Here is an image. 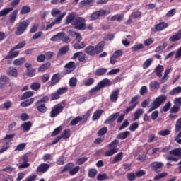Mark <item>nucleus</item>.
I'll return each mask as SVG.
<instances>
[{
    "mask_svg": "<svg viewBox=\"0 0 181 181\" xmlns=\"http://www.w3.org/2000/svg\"><path fill=\"white\" fill-rule=\"evenodd\" d=\"M66 23L69 25H74V29L78 30H93V25H89L88 27L86 26V20L83 17H76V13H71L68 15L66 19Z\"/></svg>",
    "mask_w": 181,
    "mask_h": 181,
    "instance_id": "obj_1",
    "label": "nucleus"
},
{
    "mask_svg": "<svg viewBox=\"0 0 181 181\" xmlns=\"http://www.w3.org/2000/svg\"><path fill=\"white\" fill-rule=\"evenodd\" d=\"M168 97L165 95H162L156 98L151 105L150 108L148 111V114L152 112V111H153L154 110H157V108H159L160 105H162V103H165Z\"/></svg>",
    "mask_w": 181,
    "mask_h": 181,
    "instance_id": "obj_2",
    "label": "nucleus"
},
{
    "mask_svg": "<svg viewBox=\"0 0 181 181\" xmlns=\"http://www.w3.org/2000/svg\"><path fill=\"white\" fill-rule=\"evenodd\" d=\"M119 144V141L117 139H115L112 143L109 144L107 145V148L110 150L105 152V156H112V155H115V153H117V152L119 151L118 148H117Z\"/></svg>",
    "mask_w": 181,
    "mask_h": 181,
    "instance_id": "obj_3",
    "label": "nucleus"
},
{
    "mask_svg": "<svg viewBox=\"0 0 181 181\" xmlns=\"http://www.w3.org/2000/svg\"><path fill=\"white\" fill-rule=\"evenodd\" d=\"M110 13V10H100L98 11L93 12L90 16V21H97L100 16H104V15H108Z\"/></svg>",
    "mask_w": 181,
    "mask_h": 181,
    "instance_id": "obj_4",
    "label": "nucleus"
},
{
    "mask_svg": "<svg viewBox=\"0 0 181 181\" xmlns=\"http://www.w3.org/2000/svg\"><path fill=\"white\" fill-rule=\"evenodd\" d=\"M63 108H64V106L61 104L56 105L50 112L51 118H54V117H57L60 112H63Z\"/></svg>",
    "mask_w": 181,
    "mask_h": 181,
    "instance_id": "obj_5",
    "label": "nucleus"
},
{
    "mask_svg": "<svg viewBox=\"0 0 181 181\" xmlns=\"http://www.w3.org/2000/svg\"><path fill=\"white\" fill-rule=\"evenodd\" d=\"M29 26V21L25 20L23 21L20 25L17 28V30L16 31V35L19 36V35H22L25 30H26V28Z\"/></svg>",
    "mask_w": 181,
    "mask_h": 181,
    "instance_id": "obj_6",
    "label": "nucleus"
},
{
    "mask_svg": "<svg viewBox=\"0 0 181 181\" xmlns=\"http://www.w3.org/2000/svg\"><path fill=\"white\" fill-rule=\"evenodd\" d=\"M169 26L168 23L160 22V23L155 25L154 28H152L153 32H162L164 29H166Z\"/></svg>",
    "mask_w": 181,
    "mask_h": 181,
    "instance_id": "obj_7",
    "label": "nucleus"
},
{
    "mask_svg": "<svg viewBox=\"0 0 181 181\" xmlns=\"http://www.w3.org/2000/svg\"><path fill=\"white\" fill-rule=\"evenodd\" d=\"M122 56V50H117L113 53V55L110 57V64H115L117 63V59H119V57H121Z\"/></svg>",
    "mask_w": 181,
    "mask_h": 181,
    "instance_id": "obj_8",
    "label": "nucleus"
},
{
    "mask_svg": "<svg viewBox=\"0 0 181 181\" xmlns=\"http://www.w3.org/2000/svg\"><path fill=\"white\" fill-rule=\"evenodd\" d=\"M64 67L66 69L65 73H66V74H70L71 71H74V70H76V64L74 62H70L66 64Z\"/></svg>",
    "mask_w": 181,
    "mask_h": 181,
    "instance_id": "obj_9",
    "label": "nucleus"
},
{
    "mask_svg": "<svg viewBox=\"0 0 181 181\" xmlns=\"http://www.w3.org/2000/svg\"><path fill=\"white\" fill-rule=\"evenodd\" d=\"M118 95H119V89L112 90L110 95V100L111 103H117V100H118Z\"/></svg>",
    "mask_w": 181,
    "mask_h": 181,
    "instance_id": "obj_10",
    "label": "nucleus"
},
{
    "mask_svg": "<svg viewBox=\"0 0 181 181\" xmlns=\"http://www.w3.org/2000/svg\"><path fill=\"white\" fill-rule=\"evenodd\" d=\"M49 168H50L49 164L42 163L37 167V172H42V173H45V172H47V170H49Z\"/></svg>",
    "mask_w": 181,
    "mask_h": 181,
    "instance_id": "obj_11",
    "label": "nucleus"
},
{
    "mask_svg": "<svg viewBox=\"0 0 181 181\" xmlns=\"http://www.w3.org/2000/svg\"><path fill=\"white\" fill-rule=\"evenodd\" d=\"M59 81H60V74H56L53 75L51 79V83H50L51 87H53V86H56V84H57Z\"/></svg>",
    "mask_w": 181,
    "mask_h": 181,
    "instance_id": "obj_12",
    "label": "nucleus"
},
{
    "mask_svg": "<svg viewBox=\"0 0 181 181\" xmlns=\"http://www.w3.org/2000/svg\"><path fill=\"white\" fill-rule=\"evenodd\" d=\"M64 36H65L64 33H59L56 35H54L51 38V41L52 42H59V40H62L63 38L64 37Z\"/></svg>",
    "mask_w": 181,
    "mask_h": 181,
    "instance_id": "obj_13",
    "label": "nucleus"
},
{
    "mask_svg": "<svg viewBox=\"0 0 181 181\" xmlns=\"http://www.w3.org/2000/svg\"><path fill=\"white\" fill-rule=\"evenodd\" d=\"M8 83H9V78L6 76L0 77V88H4Z\"/></svg>",
    "mask_w": 181,
    "mask_h": 181,
    "instance_id": "obj_14",
    "label": "nucleus"
},
{
    "mask_svg": "<svg viewBox=\"0 0 181 181\" xmlns=\"http://www.w3.org/2000/svg\"><path fill=\"white\" fill-rule=\"evenodd\" d=\"M85 52L88 54V56H94L95 54H97V52H95V47L89 45L85 49Z\"/></svg>",
    "mask_w": 181,
    "mask_h": 181,
    "instance_id": "obj_15",
    "label": "nucleus"
},
{
    "mask_svg": "<svg viewBox=\"0 0 181 181\" xmlns=\"http://www.w3.org/2000/svg\"><path fill=\"white\" fill-rule=\"evenodd\" d=\"M15 47L13 48L9 52L7 56L5 57V59H13L14 57H16L19 55L18 51H15Z\"/></svg>",
    "mask_w": 181,
    "mask_h": 181,
    "instance_id": "obj_16",
    "label": "nucleus"
},
{
    "mask_svg": "<svg viewBox=\"0 0 181 181\" xmlns=\"http://www.w3.org/2000/svg\"><path fill=\"white\" fill-rule=\"evenodd\" d=\"M181 39V30H180L175 35H172L169 38L170 42H177Z\"/></svg>",
    "mask_w": 181,
    "mask_h": 181,
    "instance_id": "obj_17",
    "label": "nucleus"
},
{
    "mask_svg": "<svg viewBox=\"0 0 181 181\" xmlns=\"http://www.w3.org/2000/svg\"><path fill=\"white\" fill-rule=\"evenodd\" d=\"M7 74L11 77H18V70L16 68L10 67L7 70Z\"/></svg>",
    "mask_w": 181,
    "mask_h": 181,
    "instance_id": "obj_18",
    "label": "nucleus"
},
{
    "mask_svg": "<svg viewBox=\"0 0 181 181\" xmlns=\"http://www.w3.org/2000/svg\"><path fill=\"white\" fill-rule=\"evenodd\" d=\"M163 166V164L162 162H153L151 163V168L153 170H155V172H158V169H160Z\"/></svg>",
    "mask_w": 181,
    "mask_h": 181,
    "instance_id": "obj_19",
    "label": "nucleus"
},
{
    "mask_svg": "<svg viewBox=\"0 0 181 181\" xmlns=\"http://www.w3.org/2000/svg\"><path fill=\"white\" fill-rule=\"evenodd\" d=\"M117 117H119V112H116L113 115H111L109 118L105 122V124H110V122H113L117 119Z\"/></svg>",
    "mask_w": 181,
    "mask_h": 181,
    "instance_id": "obj_20",
    "label": "nucleus"
},
{
    "mask_svg": "<svg viewBox=\"0 0 181 181\" xmlns=\"http://www.w3.org/2000/svg\"><path fill=\"white\" fill-rule=\"evenodd\" d=\"M103 112H104V110H96L93 113V115L92 117L93 121H97V119H98V118H100L101 117V115H103Z\"/></svg>",
    "mask_w": 181,
    "mask_h": 181,
    "instance_id": "obj_21",
    "label": "nucleus"
},
{
    "mask_svg": "<svg viewBox=\"0 0 181 181\" xmlns=\"http://www.w3.org/2000/svg\"><path fill=\"white\" fill-rule=\"evenodd\" d=\"M122 158H124V153L120 152L118 154H117L113 160H112V163H117V162H121V160H122Z\"/></svg>",
    "mask_w": 181,
    "mask_h": 181,
    "instance_id": "obj_22",
    "label": "nucleus"
},
{
    "mask_svg": "<svg viewBox=\"0 0 181 181\" xmlns=\"http://www.w3.org/2000/svg\"><path fill=\"white\" fill-rule=\"evenodd\" d=\"M163 70H164L163 66L158 64L157 67L155 69L156 76L158 77H162V73L163 72Z\"/></svg>",
    "mask_w": 181,
    "mask_h": 181,
    "instance_id": "obj_23",
    "label": "nucleus"
},
{
    "mask_svg": "<svg viewBox=\"0 0 181 181\" xmlns=\"http://www.w3.org/2000/svg\"><path fill=\"white\" fill-rule=\"evenodd\" d=\"M170 155H174V156H178L181 159V148H175L170 151Z\"/></svg>",
    "mask_w": 181,
    "mask_h": 181,
    "instance_id": "obj_24",
    "label": "nucleus"
},
{
    "mask_svg": "<svg viewBox=\"0 0 181 181\" xmlns=\"http://www.w3.org/2000/svg\"><path fill=\"white\" fill-rule=\"evenodd\" d=\"M103 49H104V42H102L98 43L95 48L96 54H99V53H101V52H103Z\"/></svg>",
    "mask_w": 181,
    "mask_h": 181,
    "instance_id": "obj_25",
    "label": "nucleus"
},
{
    "mask_svg": "<svg viewBox=\"0 0 181 181\" xmlns=\"http://www.w3.org/2000/svg\"><path fill=\"white\" fill-rule=\"evenodd\" d=\"M99 86L103 88V87H105V86H111L112 83L108 78L103 79L100 82L98 83Z\"/></svg>",
    "mask_w": 181,
    "mask_h": 181,
    "instance_id": "obj_26",
    "label": "nucleus"
},
{
    "mask_svg": "<svg viewBox=\"0 0 181 181\" xmlns=\"http://www.w3.org/2000/svg\"><path fill=\"white\" fill-rule=\"evenodd\" d=\"M131 132H129V131H126L124 132H121L117 135V138L119 139H126V138H128V136H129Z\"/></svg>",
    "mask_w": 181,
    "mask_h": 181,
    "instance_id": "obj_27",
    "label": "nucleus"
},
{
    "mask_svg": "<svg viewBox=\"0 0 181 181\" xmlns=\"http://www.w3.org/2000/svg\"><path fill=\"white\" fill-rule=\"evenodd\" d=\"M144 114V109H138L134 112V121H136V119H139L141 118V115Z\"/></svg>",
    "mask_w": 181,
    "mask_h": 181,
    "instance_id": "obj_28",
    "label": "nucleus"
},
{
    "mask_svg": "<svg viewBox=\"0 0 181 181\" xmlns=\"http://www.w3.org/2000/svg\"><path fill=\"white\" fill-rule=\"evenodd\" d=\"M16 16H18V10H14L12 14L10 16L9 21L11 23H14L16 21Z\"/></svg>",
    "mask_w": 181,
    "mask_h": 181,
    "instance_id": "obj_29",
    "label": "nucleus"
},
{
    "mask_svg": "<svg viewBox=\"0 0 181 181\" xmlns=\"http://www.w3.org/2000/svg\"><path fill=\"white\" fill-rule=\"evenodd\" d=\"M23 131L28 132L32 128V123L30 122H24L21 125Z\"/></svg>",
    "mask_w": 181,
    "mask_h": 181,
    "instance_id": "obj_30",
    "label": "nucleus"
},
{
    "mask_svg": "<svg viewBox=\"0 0 181 181\" xmlns=\"http://www.w3.org/2000/svg\"><path fill=\"white\" fill-rule=\"evenodd\" d=\"M13 11V8H4L0 11V18L1 16H6L9 12H12Z\"/></svg>",
    "mask_w": 181,
    "mask_h": 181,
    "instance_id": "obj_31",
    "label": "nucleus"
},
{
    "mask_svg": "<svg viewBox=\"0 0 181 181\" xmlns=\"http://www.w3.org/2000/svg\"><path fill=\"white\" fill-rule=\"evenodd\" d=\"M141 49H144V45L141 43H136L132 47V52H138V50H141Z\"/></svg>",
    "mask_w": 181,
    "mask_h": 181,
    "instance_id": "obj_32",
    "label": "nucleus"
},
{
    "mask_svg": "<svg viewBox=\"0 0 181 181\" xmlns=\"http://www.w3.org/2000/svg\"><path fill=\"white\" fill-rule=\"evenodd\" d=\"M37 111H39V112L45 114V112L47 111V107H46V105L45 104H41L37 107Z\"/></svg>",
    "mask_w": 181,
    "mask_h": 181,
    "instance_id": "obj_33",
    "label": "nucleus"
},
{
    "mask_svg": "<svg viewBox=\"0 0 181 181\" xmlns=\"http://www.w3.org/2000/svg\"><path fill=\"white\" fill-rule=\"evenodd\" d=\"M179 93H181V86L174 88L172 90L170 91L169 94L170 95H175L176 94H179Z\"/></svg>",
    "mask_w": 181,
    "mask_h": 181,
    "instance_id": "obj_34",
    "label": "nucleus"
},
{
    "mask_svg": "<svg viewBox=\"0 0 181 181\" xmlns=\"http://www.w3.org/2000/svg\"><path fill=\"white\" fill-rule=\"evenodd\" d=\"M124 19V14H116L111 17L110 21H122Z\"/></svg>",
    "mask_w": 181,
    "mask_h": 181,
    "instance_id": "obj_35",
    "label": "nucleus"
},
{
    "mask_svg": "<svg viewBox=\"0 0 181 181\" xmlns=\"http://www.w3.org/2000/svg\"><path fill=\"white\" fill-rule=\"evenodd\" d=\"M85 6H94V0H85L81 2Z\"/></svg>",
    "mask_w": 181,
    "mask_h": 181,
    "instance_id": "obj_36",
    "label": "nucleus"
},
{
    "mask_svg": "<svg viewBox=\"0 0 181 181\" xmlns=\"http://www.w3.org/2000/svg\"><path fill=\"white\" fill-rule=\"evenodd\" d=\"M160 84L157 81H153L150 83V87L153 90H156L159 88Z\"/></svg>",
    "mask_w": 181,
    "mask_h": 181,
    "instance_id": "obj_37",
    "label": "nucleus"
},
{
    "mask_svg": "<svg viewBox=\"0 0 181 181\" xmlns=\"http://www.w3.org/2000/svg\"><path fill=\"white\" fill-rule=\"evenodd\" d=\"M59 137L61 138V139L62 138V139H67L68 138H70V130H64L62 135L59 136Z\"/></svg>",
    "mask_w": 181,
    "mask_h": 181,
    "instance_id": "obj_38",
    "label": "nucleus"
},
{
    "mask_svg": "<svg viewBox=\"0 0 181 181\" xmlns=\"http://www.w3.org/2000/svg\"><path fill=\"white\" fill-rule=\"evenodd\" d=\"M23 163L21 164L18 166V169H25V168H29V166H30V164L28 163V162L26 161V158L25 157H24L23 158Z\"/></svg>",
    "mask_w": 181,
    "mask_h": 181,
    "instance_id": "obj_39",
    "label": "nucleus"
},
{
    "mask_svg": "<svg viewBox=\"0 0 181 181\" xmlns=\"http://www.w3.org/2000/svg\"><path fill=\"white\" fill-rule=\"evenodd\" d=\"M33 101H35V99L30 98L29 100H25V102L21 103V107H29V105H30V104H32V103H33Z\"/></svg>",
    "mask_w": 181,
    "mask_h": 181,
    "instance_id": "obj_40",
    "label": "nucleus"
},
{
    "mask_svg": "<svg viewBox=\"0 0 181 181\" xmlns=\"http://www.w3.org/2000/svg\"><path fill=\"white\" fill-rule=\"evenodd\" d=\"M29 12H30V7L24 6L22 7L20 13L21 15H25V13H29Z\"/></svg>",
    "mask_w": 181,
    "mask_h": 181,
    "instance_id": "obj_41",
    "label": "nucleus"
},
{
    "mask_svg": "<svg viewBox=\"0 0 181 181\" xmlns=\"http://www.w3.org/2000/svg\"><path fill=\"white\" fill-rule=\"evenodd\" d=\"M169 73H170V69L168 68L165 70V74L162 78V83H165L166 81H168V79L169 78Z\"/></svg>",
    "mask_w": 181,
    "mask_h": 181,
    "instance_id": "obj_42",
    "label": "nucleus"
},
{
    "mask_svg": "<svg viewBox=\"0 0 181 181\" xmlns=\"http://www.w3.org/2000/svg\"><path fill=\"white\" fill-rule=\"evenodd\" d=\"M172 107V103L170 102H168L165 105H164L161 108V112H168L169 111V109Z\"/></svg>",
    "mask_w": 181,
    "mask_h": 181,
    "instance_id": "obj_43",
    "label": "nucleus"
},
{
    "mask_svg": "<svg viewBox=\"0 0 181 181\" xmlns=\"http://www.w3.org/2000/svg\"><path fill=\"white\" fill-rule=\"evenodd\" d=\"M25 63V58H19L13 61L14 66H21Z\"/></svg>",
    "mask_w": 181,
    "mask_h": 181,
    "instance_id": "obj_44",
    "label": "nucleus"
},
{
    "mask_svg": "<svg viewBox=\"0 0 181 181\" xmlns=\"http://www.w3.org/2000/svg\"><path fill=\"white\" fill-rule=\"evenodd\" d=\"M138 105V103H135L133 105L129 106L128 107L126 108V110L124 111V113L127 115L129 112H131L135 107Z\"/></svg>",
    "mask_w": 181,
    "mask_h": 181,
    "instance_id": "obj_45",
    "label": "nucleus"
},
{
    "mask_svg": "<svg viewBox=\"0 0 181 181\" xmlns=\"http://www.w3.org/2000/svg\"><path fill=\"white\" fill-rule=\"evenodd\" d=\"M152 62H153V60L151 58L146 60L142 65L143 69H148V67H149V66H151V64H152Z\"/></svg>",
    "mask_w": 181,
    "mask_h": 181,
    "instance_id": "obj_46",
    "label": "nucleus"
},
{
    "mask_svg": "<svg viewBox=\"0 0 181 181\" xmlns=\"http://www.w3.org/2000/svg\"><path fill=\"white\" fill-rule=\"evenodd\" d=\"M31 90H34V91H37L39 88H40V83L37 82H34L30 86Z\"/></svg>",
    "mask_w": 181,
    "mask_h": 181,
    "instance_id": "obj_47",
    "label": "nucleus"
},
{
    "mask_svg": "<svg viewBox=\"0 0 181 181\" xmlns=\"http://www.w3.org/2000/svg\"><path fill=\"white\" fill-rule=\"evenodd\" d=\"M78 170H80V167L79 166L74 167V168H71L69 170V175L71 176H74V175H76L78 173Z\"/></svg>",
    "mask_w": 181,
    "mask_h": 181,
    "instance_id": "obj_48",
    "label": "nucleus"
},
{
    "mask_svg": "<svg viewBox=\"0 0 181 181\" xmlns=\"http://www.w3.org/2000/svg\"><path fill=\"white\" fill-rule=\"evenodd\" d=\"M30 97H33V92L27 91L22 95V100H26V98H30Z\"/></svg>",
    "mask_w": 181,
    "mask_h": 181,
    "instance_id": "obj_49",
    "label": "nucleus"
},
{
    "mask_svg": "<svg viewBox=\"0 0 181 181\" xmlns=\"http://www.w3.org/2000/svg\"><path fill=\"white\" fill-rule=\"evenodd\" d=\"M141 15L142 13L140 11H134L132 13L130 16L132 18V19H138V18H141Z\"/></svg>",
    "mask_w": 181,
    "mask_h": 181,
    "instance_id": "obj_50",
    "label": "nucleus"
},
{
    "mask_svg": "<svg viewBox=\"0 0 181 181\" xmlns=\"http://www.w3.org/2000/svg\"><path fill=\"white\" fill-rule=\"evenodd\" d=\"M60 13H62V11L59 9H57V8H54L51 11V15L54 18H57V16H59V15H60Z\"/></svg>",
    "mask_w": 181,
    "mask_h": 181,
    "instance_id": "obj_51",
    "label": "nucleus"
},
{
    "mask_svg": "<svg viewBox=\"0 0 181 181\" xmlns=\"http://www.w3.org/2000/svg\"><path fill=\"white\" fill-rule=\"evenodd\" d=\"M86 47V45L83 42H78L74 45V49L76 50H80V49H84Z\"/></svg>",
    "mask_w": 181,
    "mask_h": 181,
    "instance_id": "obj_52",
    "label": "nucleus"
},
{
    "mask_svg": "<svg viewBox=\"0 0 181 181\" xmlns=\"http://www.w3.org/2000/svg\"><path fill=\"white\" fill-rule=\"evenodd\" d=\"M50 67V63L44 64L42 65L39 69V71H45V70H47Z\"/></svg>",
    "mask_w": 181,
    "mask_h": 181,
    "instance_id": "obj_53",
    "label": "nucleus"
},
{
    "mask_svg": "<svg viewBox=\"0 0 181 181\" xmlns=\"http://www.w3.org/2000/svg\"><path fill=\"white\" fill-rule=\"evenodd\" d=\"M106 73H107V69H105V68H101V69L96 70L97 76H103V74H105Z\"/></svg>",
    "mask_w": 181,
    "mask_h": 181,
    "instance_id": "obj_54",
    "label": "nucleus"
},
{
    "mask_svg": "<svg viewBox=\"0 0 181 181\" xmlns=\"http://www.w3.org/2000/svg\"><path fill=\"white\" fill-rule=\"evenodd\" d=\"M165 176H168V173H161L154 177V180H159L160 179H163V177H165Z\"/></svg>",
    "mask_w": 181,
    "mask_h": 181,
    "instance_id": "obj_55",
    "label": "nucleus"
},
{
    "mask_svg": "<svg viewBox=\"0 0 181 181\" xmlns=\"http://www.w3.org/2000/svg\"><path fill=\"white\" fill-rule=\"evenodd\" d=\"M76 85H77V78H71L70 80H69L70 87H76Z\"/></svg>",
    "mask_w": 181,
    "mask_h": 181,
    "instance_id": "obj_56",
    "label": "nucleus"
},
{
    "mask_svg": "<svg viewBox=\"0 0 181 181\" xmlns=\"http://www.w3.org/2000/svg\"><path fill=\"white\" fill-rule=\"evenodd\" d=\"M35 74H36V70L35 69H28L27 75L29 77H35Z\"/></svg>",
    "mask_w": 181,
    "mask_h": 181,
    "instance_id": "obj_57",
    "label": "nucleus"
},
{
    "mask_svg": "<svg viewBox=\"0 0 181 181\" xmlns=\"http://www.w3.org/2000/svg\"><path fill=\"white\" fill-rule=\"evenodd\" d=\"M155 42V40L153 38H148L144 41V46H150V45H152Z\"/></svg>",
    "mask_w": 181,
    "mask_h": 181,
    "instance_id": "obj_58",
    "label": "nucleus"
},
{
    "mask_svg": "<svg viewBox=\"0 0 181 181\" xmlns=\"http://www.w3.org/2000/svg\"><path fill=\"white\" fill-rule=\"evenodd\" d=\"M181 129V118L178 119L175 124V131L179 132Z\"/></svg>",
    "mask_w": 181,
    "mask_h": 181,
    "instance_id": "obj_59",
    "label": "nucleus"
},
{
    "mask_svg": "<svg viewBox=\"0 0 181 181\" xmlns=\"http://www.w3.org/2000/svg\"><path fill=\"white\" fill-rule=\"evenodd\" d=\"M97 179L99 181L107 180V179H108V176H107V174H99L97 177Z\"/></svg>",
    "mask_w": 181,
    "mask_h": 181,
    "instance_id": "obj_60",
    "label": "nucleus"
},
{
    "mask_svg": "<svg viewBox=\"0 0 181 181\" xmlns=\"http://www.w3.org/2000/svg\"><path fill=\"white\" fill-rule=\"evenodd\" d=\"M81 119L82 118L80 116L76 117L71 122V125H77V124L79 123Z\"/></svg>",
    "mask_w": 181,
    "mask_h": 181,
    "instance_id": "obj_61",
    "label": "nucleus"
},
{
    "mask_svg": "<svg viewBox=\"0 0 181 181\" xmlns=\"http://www.w3.org/2000/svg\"><path fill=\"white\" fill-rule=\"evenodd\" d=\"M93 83H94V79L93 78H90L83 81L84 86H91Z\"/></svg>",
    "mask_w": 181,
    "mask_h": 181,
    "instance_id": "obj_62",
    "label": "nucleus"
},
{
    "mask_svg": "<svg viewBox=\"0 0 181 181\" xmlns=\"http://www.w3.org/2000/svg\"><path fill=\"white\" fill-rule=\"evenodd\" d=\"M95 175H97V170H95V169H90L88 171V176H89V177L93 178V177H94L95 176Z\"/></svg>",
    "mask_w": 181,
    "mask_h": 181,
    "instance_id": "obj_63",
    "label": "nucleus"
},
{
    "mask_svg": "<svg viewBox=\"0 0 181 181\" xmlns=\"http://www.w3.org/2000/svg\"><path fill=\"white\" fill-rule=\"evenodd\" d=\"M136 178V175L135 173H130L127 174V179L129 181H134Z\"/></svg>",
    "mask_w": 181,
    "mask_h": 181,
    "instance_id": "obj_64",
    "label": "nucleus"
}]
</instances>
